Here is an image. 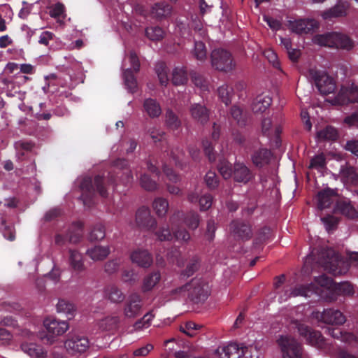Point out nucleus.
Wrapping results in <instances>:
<instances>
[{
	"label": "nucleus",
	"instance_id": "nucleus-1",
	"mask_svg": "<svg viewBox=\"0 0 358 358\" xmlns=\"http://www.w3.org/2000/svg\"><path fill=\"white\" fill-rule=\"evenodd\" d=\"M127 160L119 159L115 162V169L108 173L107 180L99 175L96 176L94 180L91 177H85L80 184V188L83 192L81 198L84 204L89 206L91 204L95 190L102 197H107L106 185L114 187L117 185V180L124 185L130 183L133 176L131 171L127 169Z\"/></svg>",
	"mask_w": 358,
	"mask_h": 358
},
{
	"label": "nucleus",
	"instance_id": "nucleus-2",
	"mask_svg": "<svg viewBox=\"0 0 358 358\" xmlns=\"http://www.w3.org/2000/svg\"><path fill=\"white\" fill-rule=\"evenodd\" d=\"M321 287H326L321 292V297L327 302H333L339 296H350L354 294L353 287L348 282L336 283L331 278L322 275L316 278Z\"/></svg>",
	"mask_w": 358,
	"mask_h": 358
},
{
	"label": "nucleus",
	"instance_id": "nucleus-3",
	"mask_svg": "<svg viewBox=\"0 0 358 358\" xmlns=\"http://www.w3.org/2000/svg\"><path fill=\"white\" fill-rule=\"evenodd\" d=\"M317 263L333 275L345 273V262L341 255L332 248H322L317 254Z\"/></svg>",
	"mask_w": 358,
	"mask_h": 358
},
{
	"label": "nucleus",
	"instance_id": "nucleus-4",
	"mask_svg": "<svg viewBox=\"0 0 358 358\" xmlns=\"http://www.w3.org/2000/svg\"><path fill=\"white\" fill-rule=\"evenodd\" d=\"M313 41L315 44L329 48L350 50L353 47L352 41L346 35L337 32H328L315 35Z\"/></svg>",
	"mask_w": 358,
	"mask_h": 358
},
{
	"label": "nucleus",
	"instance_id": "nucleus-5",
	"mask_svg": "<svg viewBox=\"0 0 358 358\" xmlns=\"http://www.w3.org/2000/svg\"><path fill=\"white\" fill-rule=\"evenodd\" d=\"M212 66L217 71L229 73L236 69V63L232 54L223 48L215 49L210 55Z\"/></svg>",
	"mask_w": 358,
	"mask_h": 358
},
{
	"label": "nucleus",
	"instance_id": "nucleus-6",
	"mask_svg": "<svg viewBox=\"0 0 358 358\" xmlns=\"http://www.w3.org/2000/svg\"><path fill=\"white\" fill-rule=\"evenodd\" d=\"M188 299L194 303L204 302L210 295L208 284L201 278H195L187 283Z\"/></svg>",
	"mask_w": 358,
	"mask_h": 358
},
{
	"label": "nucleus",
	"instance_id": "nucleus-7",
	"mask_svg": "<svg viewBox=\"0 0 358 358\" xmlns=\"http://www.w3.org/2000/svg\"><path fill=\"white\" fill-rule=\"evenodd\" d=\"M309 76L314 81L316 87L322 94L327 95L335 91L336 82L326 72L310 69Z\"/></svg>",
	"mask_w": 358,
	"mask_h": 358
},
{
	"label": "nucleus",
	"instance_id": "nucleus-8",
	"mask_svg": "<svg viewBox=\"0 0 358 358\" xmlns=\"http://www.w3.org/2000/svg\"><path fill=\"white\" fill-rule=\"evenodd\" d=\"M278 343L283 358H302V346L294 338L282 336Z\"/></svg>",
	"mask_w": 358,
	"mask_h": 358
},
{
	"label": "nucleus",
	"instance_id": "nucleus-9",
	"mask_svg": "<svg viewBox=\"0 0 358 358\" xmlns=\"http://www.w3.org/2000/svg\"><path fill=\"white\" fill-rule=\"evenodd\" d=\"M312 317L325 324L341 325L346 321L345 316L338 310L324 309L322 312L313 311Z\"/></svg>",
	"mask_w": 358,
	"mask_h": 358
},
{
	"label": "nucleus",
	"instance_id": "nucleus-10",
	"mask_svg": "<svg viewBox=\"0 0 358 358\" xmlns=\"http://www.w3.org/2000/svg\"><path fill=\"white\" fill-rule=\"evenodd\" d=\"M90 346L87 337L80 335H74L69 338L64 343L67 352L71 355H80L85 352Z\"/></svg>",
	"mask_w": 358,
	"mask_h": 358
},
{
	"label": "nucleus",
	"instance_id": "nucleus-11",
	"mask_svg": "<svg viewBox=\"0 0 358 358\" xmlns=\"http://www.w3.org/2000/svg\"><path fill=\"white\" fill-rule=\"evenodd\" d=\"M43 325L48 331L47 341L50 343L54 341V336L62 335L69 329L66 321L57 320L51 317L46 318Z\"/></svg>",
	"mask_w": 358,
	"mask_h": 358
},
{
	"label": "nucleus",
	"instance_id": "nucleus-12",
	"mask_svg": "<svg viewBox=\"0 0 358 358\" xmlns=\"http://www.w3.org/2000/svg\"><path fill=\"white\" fill-rule=\"evenodd\" d=\"M297 329L300 336L303 337L310 345L317 348H322L324 345V338L320 331L313 330L304 324H297Z\"/></svg>",
	"mask_w": 358,
	"mask_h": 358
},
{
	"label": "nucleus",
	"instance_id": "nucleus-13",
	"mask_svg": "<svg viewBox=\"0 0 358 358\" xmlns=\"http://www.w3.org/2000/svg\"><path fill=\"white\" fill-rule=\"evenodd\" d=\"M358 101V87L352 84L343 86L334 99V103L344 106Z\"/></svg>",
	"mask_w": 358,
	"mask_h": 358
},
{
	"label": "nucleus",
	"instance_id": "nucleus-14",
	"mask_svg": "<svg viewBox=\"0 0 358 358\" xmlns=\"http://www.w3.org/2000/svg\"><path fill=\"white\" fill-rule=\"evenodd\" d=\"M289 27L292 31L297 34H306L318 29L319 24L314 19H299L289 21Z\"/></svg>",
	"mask_w": 358,
	"mask_h": 358
},
{
	"label": "nucleus",
	"instance_id": "nucleus-15",
	"mask_svg": "<svg viewBox=\"0 0 358 358\" xmlns=\"http://www.w3.org/2000/svg\"><path fill=\"white\" fill-rule=\"evenodd\" d=\"M142 299L137 293L130 294L125 301L124 315L128 318L138 317L142 310Z\"/></svg>",
	"mask_w": 358,
	"mask_h": 358
},
{
	"label": "nucleus",
	"instance_id": "nucleus-16",
	"mask_svg": "<svg viewBox=\"0 0 358 358\" xmlns=\"http://www.w3.org/2000/svg\"><path fill=\"white\" fill-rule=\"evenodd\" d=\"M255 174L243 162H236L233 167V179L235 182L244 185L252 180Z\"/></svg>",
	"mask_w": 358,
	"mask_h": 358
},
{
	"label": "nucleus",
	"instance_id": "nucleus-17",
	"mask_svg": "<svg viewBox=\"0 0 358 358\" xmlns=\"http://www.w3.org/2000/svg\"><path fill=\"white\" fill-rule=\"evenodd\" d=\"M157 238L161 241H169L174 236L177 240H182L187 241L190 238L189 232L182 227H178V229H174L172 234L169 228H162L160 230L155 233Z\"/></svg>",
	"mask_w": 358,
	"mask_h": 358
},
{
	"label": "nucleus",
	"instance_id": "nucleus-18",
	"mask_svg": "<svg viewBox=\"0 0 358 358\" xmlns=\"http://www.w3.org/2000/svg\"><path fill=\"white\" fill-rule=\"evenodd\" d=\"M136 222L139 227L145 228L148 230L155 229L157 225L155 219L150 215V209L145 206H142L137 210Z\"/></svg>",
	"mask_w": 358,
	"mask_h": 358
},
{
	"label": "nucleus",
	"instance_id": "nucleus-19",
	"mask_svg": "<svg viewBox=\"0 0 358 358\" xmlns=\"http://www.w3.org/2000/svg\"><path fill=\"white\" fill-rule=\"evenodd\" d=\"M229 228L233 235L242 241H248L252 237L251 226L245 222L233 220Z\"/></svg>",
	"mask_w": 358,
	"mask_h": 358
},
{
	"label": "nucleus",
	"instance_id": "nucleus-20",
	"mask_svg": "<svg viewBox=\"0 0 358 358\" xmlns=\"http://www.w3.org/2000/svg\"><path fill=\"white\" fill-rule=\"evenodd\" d=\"M350 7L348 1H339L334 7L324 10L322 13L323 19L331 20L333 18L343 17L347 15V11Z\"/></svg>",
	"mask_w": 358,
	"mask_h": 358
},
{
	"label": "nucleus",
	"instance_id": "nucleus-21",
	"mask_svg": "<svg viewBox=\"0 0 358 358\" xmlns=\"http://www.w3.org/2000/svg\"><path fill=\"white\" fill-rule=\"evenodd\" d=\"M131 259L141 267L148 268L152 264V255L146 250L138 249L131 254Z\"/></svg>",
	"mask_w": 358,
	"mask_h": 358
},
{
	"label": "nucleus",
	"instance_id": "nucleus-22",
	"mask_svg": "<svg viewBox=\"0 0 358 358\" xmlns=\"http://www.w3.org/2000/svg\"><path fill=\"white\" fill-rule=\"evenodd\" d=\"M271 157V150L267 148H259L251 155V160L255 166L262 168L270 163Z\"/></svg>",
	"mask_w": 358,
	"mask_h": 358
},
{
	"label": "nucleus",
	"instance_id": "nucleus-23",
	"mask_svg": "<svg viewBox=\"0 0 358 358\" xmlns=\"http://www.w3.org/2000/svg\"><path fill=\"white\" fill-rule=\"evenodd\" d=\"M69 264L71 270L77 273L85 271L86 267L84 264L83 255L76 250L70 249L69 250Z\"/></svg>",
	"mask_w": 358,
	"mask_h": 358
},
{
	"label": "nucleus",
	"instance_id": "nucleus-24",
	"mask_svg": "<svg viewBox=\"0 0 358 358\" xmlns=\"http://www.w3.org/2000/svg\"><path fill=\"white\" fill-rule=\"evenodd\" d=\"M143 111L152 119L158 118L162 113L159 102L152 98L145 99L143 103Z\"/></svg>",
	"mask_w": 358,
	"mask_h": 358
},
{
	"label": "nucleus",
	"instance_id": "nucleus-25",
	"mask_svg": "<svg viewBox=\"0 0 358 358\" xmlns=\"http://www.w3.org/2000/svg\"><path fill=\"white\" fill-rule=\"evenodd\" d=\"M336 196L335 190L326 188L317 194V208L320 210L329 208L334 201V197Z\"/></svg>",
	"mask_w": 358,
	"mask_h": 358
},
{
	"label": "nucleus",
	"instance_id": "nucleus-26",
	"mask_svg": "<svg viewBox=\"0 0 358 358\" xmlns=\"http://www.w3.org/2000/svg\"><path fill=\"white\" fill-rule=\"evenodd\" d=\"M336 210L348 218L354 219L358 217V212L348 199H342L336 202Z\"/></svg>",
	"mask_w": 358,
	"mask_h": 358
},
{
	"label": "nucleus",
	"instance_id": "nucleus-27",
	"mask_svg": "<svg viewBox=\"0 0 358 358\" xmlns=\"http://www.w3.org/2000/svg\"><path fill=\"white\" fill-rule=\"evenodd\" d=\"M243 346H239L236 343H231L226 346L219 347L216 352L220 354L221 358H231L235 355L234 358H241V350Z\"/></svg>",
	"mask_w": 358,
	"mask_h": 358
},
{
	"label": "nucleus",
	"instance_id": "nucleus-28",
	"mask_svg": "<svg viewBox=\"0 0 358 358\" xmlns=\"http://www.w3.org/2000/svg\"><path fill=\"white\" fill-rule=\"evenodd\" d=\"M190 113L193 119L203 124L209 120V111L200 103H194L190 107Z\"/></svg>",
	"mask_w": 358,
	"mask_h": 358
},
{
	"label": "nucleus",
	"instance_id": "nucleus-29",
	"mask_svg": "<svg viewBox=\"0 0 358 358\" xmlns=\"http://www.w3.org/2000/svg\"><path fill=\"white\" fill-rule=\"evenodd\" d=\"M272 99L268 95L257 96L252 103V110L255 113H264L271 104Z\"/></svg>",
	"mask_w": 358,
	"mask_h": 358
},
{
	"label": "nucleus",
	"instance_id": "nucleus-30",
	"mask_svg": "<svg viewBox=\"0 0 358 358\" xmlns=\"http://www.w3.org/2000/svg\"><path fill=\"white\" fill-rule=\"evenodd\" d=\"M106 297L113 303H120L124 299V294L115 285L110 284L104 289Z\"/></svg>",
	"mask_w": 358,
	"mask_h": 358
},
{
	"label": "nucleus",
	"instance_id": "nucleus-31",
	"mask_svg": "<svg viewBox=\"0 0 358 358\" xmlns=\"http://www.w3.org/2000/svg\"><path fill=\"white\" fill-rule=\"evenodd\" d=\"M21 349L31 358H43L45 355V352L43 350V348L36 343H23L21 345Z\"/></svg>",
	"mask_w": 358,
	"mask_h": 358
},
{
	"label": "nucleus",
	"instance_id": "nucleus-32",
	"mask_svg": "<svg viewBox=\"0 0 358 358\" xmlns=\"http://www.w3.org/2000/svg\"><path fill=\"white\" fill-rule=\"evenodd\" d=\"M83 235V223L80 221L74 222L68 231V241L71 243H77L81 240Z\"/></svg>",
	"mask_w": 358,
	"mask_h": 358
},
{
	"label": "nucleus",
	"instance_id": "nucleus-33",
	"mask_svg": "<svg viewBox=\"0 0 358 358\" xmlns=\"http://www.w3.org/2000/svg\"><path fill=\"white\" fill-rule=\"evenodd\" d=\"M110 252L108 246L96 245L87 249L86 254L94 261H101L108 256Z\"/></svg>",
	"mask_w": 358,
	"mask_h": 358
},
{
	"label": "nucleus",
	"instance_id": "nucleus-34",
	"mask_svg": "<svg viewBox=\"0 0 358 358\" xmlns=\"http://www.w3.org/2000/svg\"><path fill=\"white\" fill-rule=\"evenodd\" d=\"M172 7L167 3L160 2L155 3L151 10V14L153 17L162 19L171 15Z\"/></svg>",
	"mask_w": 358,
	"mask_h": 358
},
{
	"label": "nucleus",
	"instance_id": "nucleus-35",
	"mask_svg": "<svg viewBox=\"0 0 358 358\" xmlns=\"http://www.w3.org/2000/svg\"><path fill=\"white\" fill-rule=\"evenodd\" d=\"M341 178L345 183L352 185H358V170L352 166H346L341 171Z\"/></svg>",
	"mask_w": 358,
	"mask_h": 358
},
{
	"label": "nucleus",
	"instance_id": "nucleus-36",
	"mask_svg": "<svg viewBox=\"0 0 358 358\" xmlns=\"http://www.w3.org/2000/svg\"><path fill=\"white\" fill-rule=\"evenodd\" d=\"M292 296H304L306 298L310 297L313 294L317 293L315 285L309 284L307 285H296L292 290Z\"/></svg>",
	"mask_w": 358,
	"mask_h": 358
},
{
	"label": "nucleus",
	"instance_id": "nucleus-37",
	"mask_svg": "<svg viewBox=\"0 0 358 358\" xmlns=\"http://www.w3.org/2000/svg\"><path fill=\"white\" fill-rule=\"evenodd\" d=\"M181 124L178 116L171 109H167L165 114V124L167 128L176 131L180 128Z\"/></svg>",
	"mask_w": 358,
	"mask_h": 358
},
{
	"label": "nucleus",
	"instance_id": "nucleus-38",
	"mask_svg": "<svg viewBox=\"0 0 358 358\" xmlns=\"http://www.w3.org/2000/svg\"><path fill=\"white\" fill-rule=\"evenodd\" d=\"M161 274L159 271H154L144 278L142 286L143 292L152 289V288L159 282Z\"/></svg>",
	"mask_w": 358,
	"mask_h": 358
},
{
	"label": "nucleus",
	"instance_id": "nucleus-39",
	"mask_svg": "<svg viewBox=\"0 0 358 358\" xmlns=\"http://www.w3.org/2000/svg\"><path fill=\"white\" fill-rule=\"evenodd\" d=\"M338 136L337 130L332 126H327L317 132L319 141H335Z\"/></svg>",
	"mask_w": 358,
	"mask_h": 358
},
{
	"label": "nucleus",
	"instance_id": "nucleus-40",
	"mask_svg": "<svg viewBox=\"0 0 358 358\" xmlns=\"http://www.w3.org/2000/svg\"><path fill=\"white\" fill-rule=\"evenodd\" d=\"M123 77L124 80V84L128 90L131 93H134L137 91L138 85L136 78L134 74V71L131 69H127L124 70L123 73Z\"/></svg>",
	"mask_w": 358,
	"mask_h": 358
},
{
	"label": "nucleus",
	"instance_id": "nucleus-41",
	"mask_svg": "<svg viewBox=\"0 0 358 358\" xmlns=\"http://www.w3.org/2000/svg\"><path fill=\"white\" fill-rule=\"evenodd\" d=\"M218 96L220 100L227 106L231 102V97L234 94V90L228 85L224 84L217 89Z\"/></svg>",
	"mask_w": 358,
	"mask_h": 358
},
{
	"label": "nucleus",
	"instance_id": "nucleus-42",
	"mask_svg": "<svg viewBox=\"0 0 358 358\" xmlns=\"http://www.w3.org/2000/svg\"><path fill=\"white\" fill-rule=\"evenodd\" d=\"M152 207L159 217H164L168 211L169 202L166 199L157 197L154 200Z\"/></svg>",
	"mask_w": 358,
	"mask_h": 358
},
{
	"label": "nucleus",
	"instance_id": "nucleus-43",
	"mask_svg": "<svg viewBox=\"0 0 358 358\" xmlns=\"http://www.w3.org/2000/svg\"><path fill=\"white\" fill-rule=\"evenodd\" d=\"M187 81V73L184 68L176 67L173 71L172 83L175 85H184Z\"/></svg>",
	"mask_w": 358,
	"mask_h": 358
},
{
	"label": "nucleus",
	"instance_id": "nucleus-44",
	"mask_svg": "<svg viewBox=\"0 0 358 358\" xmlns=\"http://www.w3.org/2000/svg\"><path fill=\"white\" fill-rule=\"evenodd\" d=\"M57 310L59 313L66 314L68 319L70 320L73 317L75 308L73 303L66 300L60 299L57 303Z\"/></svg>",
	"mask_w": 358,
	"mask_h": 358
},
{
	"label": "nucleus",
	"instance_id": "nucleus-45",
	"mask_svg": "<svg viewBox=\"0 0 358 358\" xmlns=\"http://www.w3.org/2000/svg\"><path fill=\"white\" fill-rule=\"evenodd\" d=\"M106 236V229L104 226L101 223L94 224L89 235V240L90 241H101Z\"/></svg>",
	"mask_w": 358,
	"mask_h": 358
},
{
	"label": "nucleus",
	"instance_id": "nucleus-46",
	"mask_svg": "<svg viewBox=\"0 0 358 358\" xmlns=\"http://www.w3.org/2000/svg\"><path fill=\"white\" fill-rule=\"evenodd\" d=\"M217 169L224 179H228L233 176L231 164L225 159H220L217 164Z\"/></svg>",
	"mask_w": 358,
	"mask_h": 358
},
{
	"label": "nucleus",
	"instance_id": "nucleus-47",
	"mask_svg": "<svg viewBox=\"0 0 358 358\" xmlns=\"http://www.w3.org/2000/svg\"><path fill=\"white\" fill-rule=\"evenodd\" d=\"M1 231L5 238L10 241L15 239V229L13 224H8L4 218L1 217Z\"/></svg>",
	"mask_w": 358,
	"mask_h": 358
},
{
	"label": "nucleus",
	"instance_id": "nucleus-48",
	"mask_svg": "<svg viewBox=\"0 0 358 358\" xmlns=\"http://www.w3.org/2000/svg\"><path fill=\"white\" fill-rule=\"evenodd\" d=\"M204 181L208 188L213 190L218 187L220 178L215 171H209L205 176Z\"/></svg>",
	"mask_w": 358,
	"mask_h": 358
},
{
	"label": "nucleus",
	"instance_id": "nucleus-49",
	"mask_svg": "<svg viewBox=\"0 0 358 358\" xmlns=\"http://www.w3.org/2000/svg\"><path fill=\"white\" fill-rule=\"evenodd\" d=\"M164 30L159 27H148L145 29L146 36L151 41H158L163 38Z\"/></svg>",
	"mask_w": 358,
	"mask_h": 358
},
{
	"label": "nucleus",
	"instance_id": "nucleus-50",
	"mask_svg": "<svg viewBox=\"0 0 358 358\" xmlns=\"http://www.w3.org/2000/svg\"><path fill=\"white\" fill-rule=\"evenodd\" d=\"M184 222L190 229H196L200 222L199 215L195 212H189L185 216Z\"/></svg>",
	"mask_w": 358,
	"mask_h": 358
},
{
	"label": "nucleus",
	"instance_id": "nucleus-51",
	"mask_svg": "<svg viewBox=\"0 0 358 358\" xmlns=\"http://www.w3.org/2000/svg\"><path fill=\"white\" fill-rule=\"evenodd\" d=\"M141 186L147 191H154L157 188V183L148 174H143L140 178Z\"/></svg>",
	"mask_w": 358,
	"mask_h": 358
},
{
	"label": "nucleus",
	"instance_id": "nucleus-52",
	"mask_svg": "<svg viewBox=\"0 0 358 358\" xmlns=\"http://www.w3.org/2000/svg\"><path fill=\"white\" fill-rule=\"evenodd\" d=\"M193 55L196 59L200 61H203L206 58V48L205 44L203 42L195 41Z\"/></svg>",
	"mask_w": 358,
	"mask_h": 358
},
{
	"label": "nucleus",
	"instance_id": "nucleus-53",
	"mask_svg": "<svg viewBox=\"0 0 358 358\" xmlns=\"http://www.w3.org/2000/svg\"><path fill=\"white\" fill-rule=\"evenodd\" d=\"M154 317V315L152 313V312H148L144 316L140 319L138 320L134 324V328L135 330H141L143 328H148L150 325V322Z\"/></svg>",
	"mask_w": 358,
	"mask_h": 358
},
{
	"label": "nucleus",
	"instance_id": "nucleus-54",
	"mask_svg": "<svg viewBox=\"0 0 358 358\" xmlns=\"http://www.w3.org/2000/svg\"><path fill=\"white\" fill-rule=\"evenodd\" d=\"M326 166V159L322 154L315 156L311 159L309 168L322 169Z\"/></svg>",
	"mask_w": 358,
	"mask_h": 358
},
{
	"label": "nucleus",
	"instance_id": "nucleus-55",
	"mask_svg": "<svg viewBox=\"0 0 358 358\" xmlns=\"http://www.w3.org/2000/svg\"><path fill=\"white\" fill-rule=\"evenodd\" d=\"M230 114L233 119L236 120L238 124H245V119L243 115V110L240 107L237 106H233L231 108Z\"/></svg>",
	"mask_w": 358,
	"mask_h": 358
},
{
	"label": "nucleus",
	"instance_id": "nucleus-56",
	"mask_svg": "<svg viewBox=\"0 0 358 358\" xmlns=\"http://www.w3.org/2000/svg\"><path fill=\"white\" fill-rule=\"evenodd\" d=\"M193 83L203 91L208 90V81L201 74L194 73L192 76Z\"/></svg>",
	"mask_w": 358,
	"mask_h": 358
},
{
	"label": "nucleus",
	"instance_id": "nucleus-57",
	"mask_svg": "<svg viewBox=\"0 0 358 358\" xmlns=\"http://www.w3.org/2000/svg\"><path fill=\"white\" fill-rule=\"evenodd\" d=\"M163 173L166 178L173 183H178L180 181V175L177 174L171 167L166 164L163 166Z\"/></svg>",
	"mask_w": 358,
	"mask_h": 358
},
{
	"label": "nucleus",
	"instance_id": "nucleus-58",
	"mask_svg": "<svg viewBox=\"0 0 358 358\" xmlns=\"http://www.w3.org/2000/svg\"><path fill=\"white\" fill-rule=\"evenodd\" d=\"M259 352L256 347L252 345L243 347L241 350V358H259Z\"/></svg>",
	"mask_w": 358,
	"mask_h": 358
},
{
	"label": "nucleus",
	"instance_id": "nucleus-59",
	"mask_svg": "<svg viewBox=\"0 0 358 358\" xmlns=\"http://www.w3.org/2000/svg\"><path fill=\"white\" fill-rule=\"evenodd\" d=\"M199 268V260L197 258H192L189 264H187L186 268L182 271V274L184 276L189 277L192 275L194 272L197 271Z\"/></svg>",
	"mask_w": 358,
	"mask_h": 358
},
{
	"label": "nucleus",
	"instance_id": "nucleus-60",
	"mask_svg": "<svg viewBox=\"0 0 358 358\" xmlns=\"http://www.w3.org/2000/svg\"><path fill=\"white\" fill-rule=\"evenodd\" d=\"M35 143L31 141H18L14 144V147L17 150H22L26 152H30L34 148Z\"/></svg>",
	"mask_w": 358,
	"mask_h": 358
},
{
	"label": "nucleus",
	"instance_id": "nucleus-61",
	"mask_svg": "<svg viewBox=\"0 0 358 358\" xmlns=\"http://www.w3.org/2000/svg\"><path fill=\"white\" fill-rule=\"evenodd\" d=\"M213 196L210 194H206L201 196L199 200L200 210L202 211L209 209L213 203Z\"/></svg>",
	"mask_w": 358,
	"mask_h": 358
},
{
	"label": "nucleus",
	"instance_id": "nucleus-62",
	"mask_svg": "<svg viewBox=\"0 0 358 358\" xmlns=\"http://www.w3.org/2000/svg\"><path fill=\"white\" fill-rule=\"evenodd\" d=\"M329 334L334 338L339 339L341 338L343 341H348L350 339H352L354 337V335L352 334H343V332L339 329H329Z\"/></svg>",
	"mask_w": 358,
	"mask_h": 358
},
{
	"label": "nucleus",
	"instance_id": "nucleus-63",
	"mask_svg": "<svg viewBox=\"0 0 358 358\" xmlns=\"http://www.w3.org/2000/svg\"><path fill=\"white\" fill-rule=\"evenodd\" d=\"M150 138L155 143L159 142L163 140L165 132L160 129L152 127L148 131Z\"/></svg>",
	"mask_w": 358,
	"mask_h": 358
},
{
	"label": "nucleus",
	"instance_id": "nucleus-64",
	"mask_svg": "<svg viewBox=\"0 0 358 358\" xmlns=\"http://www.w3.org/2000/svg\"><path fill=\"white\" fill-rule=\"evenodd\" d=\"M64 12V6L61 3H57L53 6H52L50 9L49 13L50 15L53 18H58Z\"/></svg>",
	"mask_w": 358,
	"mask_h": 358
}]
</instances>
